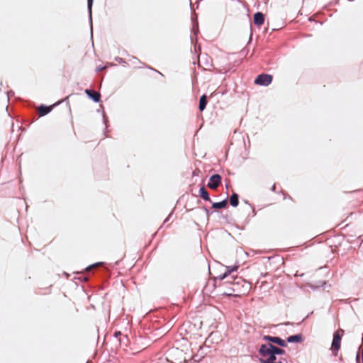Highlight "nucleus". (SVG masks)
Here are the masks:
<instances>
[{
  "label": "nucleus",
  "instance_id": "nucleus-5",
  "mask_svg": "<svg viewBox=\"0 0 363 363\" xmlns=\"http://www.w3.org/2000/svg\"><path fill=\"white\" fill-rule=\"evenodd\" d=\"M221 177L219 174H214L210 177L208 187L211 189H216L221 184Z\"/></svg>",
  "mask_w": 363,
  "mask_h": 363
},
{
  "label": "nucleus",
  "instance_id": "nucleus-6",
  "mask_svg": "<svg viewBox=\"0 0 363 363\" xmlns=\"http://www.w3.org/2000/svg\"><path fill=\"white\" fill-rule=\"evenodd\" d=\"M263 339L265 340H268L271 342L276 343L281 347H286L287 346L286 341L281 339L279 337H272V336H269V335H264Z\"/></svg>",
  "mask_w": 363,
  "mask_h": 363
},
{
  "label": "nucleus",
  "instance_id": "nucleus-9",
  "mask_svg": "<svg viewBox=\"0 0 363 363\" xmlns=\"http://www.w3.org/2000/svg\"><path fill=\"white\" fill-rule=\"evenodd\" d=\"M267 347L272 350V352L276 355V354H285V350L281 348H279L277 347H275L271 343L265 344Z\"/></svg>",
  "mask_w": 363,
  "mask_h": 363
},
{
  "label": "nucleus",
  "instance_id": "nucleus-16",
  "mask_svg": "<svg viewBox=\"0 0 363 363\" xmlns=\"http://www.w3.org/2000/svg\"><path fill=\"white\" fill-rule=\"evenodd\" d=\"M226 206H227V201L223 200L220 202L213 203L212 205V207L213 208H225Z\"/></svg>",
  "mask_w": 363,
  "mask_h": 363
},
{
  "label": "nucleus",
  "instance_id": "nucleus-8",
  "mask_svg": "<svg viewBox=\"0 0 363 363\" xmlns=\"http://www.w3.org/2000/svg\"><path fill=\"white\" fill-rule=\"evenodd\" d=\"M86 94L91 97L95 102H99L100 100L101 95L99 92L94 90L86 89Z\"/></svg>",
  "mask_w": 363,
  "mask_h": 363
},
{
  "label": "nucleus",
  "instance_id": "nucleus-12",
  "mask_svg": "<svg viewBox=\"0 0 363 363\" xmlns=\"http://www.w3.org/2000/svg\"><path fill=\"white\" fill-rule=\"evenodd\" d=\"M52 110L51 106H40L38 108V113L40 116H43L48 113H50Z\"/></svg>",
  "mask_w": 363,
  "mask_h": 363
},
{
  "label": "nucleus",
  "instance_id": "nucleus-20",
  "mask_svg": "<svg viewBox=\"0 0 363 363\" xmlns=\"http://www.w3.org/2000/svg\"><path fill=\"white\" fill-rule=\"evenodd\" d=\"M289 199L291 201H293V199H292V198H291V196H289Z\"/></svg>",
  "mask_w": 363,
  "mask_h": 363
},
{
  "label": "nucleus",
  "instance_id": "nucleus-18",
  "mask_svg": "<svg viewBox=\"0 0 363 363\" xmlns=\"http://www.w3.org/2000/svg\"><path fill=\"white\" fill-rule=\"evenodd\" d=\"M94 0H87L88 9L91 11Z\"/></svg>",
  "mask_w": 363,
  "mask_h": 363
},
{
  "label": "nucleus",
  "instance_id": "nucleus-13",
  "mask_svg": "<svg viewBox=\"0 0 363 363\" xmlns=\"http://www.w3.org/2000/svg\"><path fill=\"white\" fill-rule=\"evenodd\" d=\"M206 104H207V96H206V95L203 94L201 96L200 100H199V110L201 111H203L205 109Z\"/></svg>",
  "mask_w": 363,
  "mask_h": 363
},
{
  "label": "nucleus",
  "instance_id": "nucleus-2",
  "mask_svg": "<svg viewBox=\"0 0 363 363\" xmlns=\"http://www.w3.org/2000/svg\"><path fill=\"white\" fill-rule=\"evenodd\" d=\"M344 330L340 329L335 331L333 334V339L331 345L330 350L335 356L337 355L338 351L341 346L342 337L344 335Z\"/></svg>",
  "mask_w": 363,
  "mask_h": 363
},
{
  "label": "nucleus",
  "instance_id": "nucleus-15",
  "mask_svg": "<svg viewBox=\"0 0 363 363\" xmlns=\"http://www.w3.org/2000/svg\"><path fill=\"white\" fill-rule=\"evenodd\" d=\"M230 203L234 206V207H236L238 206V203H239V200H238V195L235 193H233L230 198Z\"/></svg>",
  "mask_w": 363,
  "mask_h": 363
},
{
  "label": "nucleus",
  "instance_id": "nucleus-7",
  "mask_svg": "<svg viewBox=\"0 0 363 363\" xmlns=\"http://www.w3.org/2000/svg\"><path fill=\"white\" fill-rule=\"evenodd\" d=\"M264 22V16L261 12H257L254 15V23L258 26H262Z\"/></svg>",
  "mask_w": 363,
  "mask_h": 363
},
{
  "label": "nucleus",
  "instance_id": "nucleus-10",
  "mask_svg": "<svg viewBox=\"0 0 363 363\" xmlns=\"http://www.w3.org/2000/svg\"><path fill=\"white\" fill-rule=\"evenodd\" d=\"M222 286H223L225 288L224 291L223 292V294L228 296H237L235 292H232L233 288L229 284H227L225 285L222 284Z\"/></svg>",
  "mask_w": 363,
  "mask_h": 363
},
{
  "label": "nucleus",
  "instance_id": "nucleus-1",
  "mask_svg": "<svg viewBox=\"0 0 363 363\" xmlns=\"http://www.w3.org/2000/svg\"><path fill=\"white\" fill-rule=\"evenodd\" d=\"M219 278L220 280H224L223 285L229 284L232 286V292H235L237 296L246 294L250 289V284L242 277H229L228 273L225 272L220 275Z\"/></svg>",
  "mask_w": 363,
  "mask_h": 363
},
{
  "label": "nucleus",
  "instance_id": "nucleus-4",
  "mask_svg": "<svg viewBox=\"0 0 363 363\" xmlns=\"http://www.w3.org/2000/svg\"><path fill=\"white\" fill-rule=\"evenodd\" d=\"M273 77L268 74H261L257 77L255 84L259 86H268L272 82Z\"/></svg>",
  "mask_w": 363,
  "mask_h": 363
},
{
  "label": "nucleus",
  "instance_id": "nucleus-19",
  "mask_svg": "<svg viewBox=\"0 0 363 363\" xmlns=\"http://www.w3.org/2000/svg\"><path fill=\"white\" fill-rule=\"evenodd\" d=\"M237 269H238V267H234L231 269V271L237 270Z\"/></svg>",
  "mask_w": 363,
  "mask_h": 363
},
{
  "label": "nucleus",
  "instance_id": "nucleus-11",
  "mask_svg": "<svg viewBox=\"0 0 363 363\" xmlns=\"http://www.w3.org/2000/svg\"><path fill=\"white\" fill-rule=\"evenodd\" d=\"M302 341L303 335L301 334L291 335L287 338L288 342H301Z\"/></svg>",
  "mask_w": 363,
  "mask_h": 363
},
{
  "label": "nucleus",
  "instance_id": "nucleus-14",
  "mask_svg": "<svg viewBox=\"0 0 363 363\" xmlns=\"http://www.w3.org/2000/svg\"><path fill=\"white\" fill-rule=\"evenodd\" d=\"M200 196L205 201H211L209 194L204 186H202L199 190Z\"/></svg>",
  "mask_w": 363,
  "mask_h": 363
},
{
  "label": "nucleus",
  "instance_id": "nucleus-17",
  "mask_svg": "<svg viewBox=\"0 0 363 363\" xmlns=\"http://www.w3.org/2000/svg\"><path fill=\"white\" fill-rule=\"evenodd\" d=\"M102 264L101 262L94 264L86 269V271L89 272L91 269L98 267Z\"/></svg>",
  "mask_w": 363,
  "mask_h": 363
},
{
  "label": "nucleus",
  "instance_id": "nucleus-3",
  "mask_svg": "<svg viewBox=\"0 0 363 363\" xmlns=\"http://www.w3.org/2000/svg\"><path fill=\"white\" fill-rule=\"evenodd\" d=\"M259 352L262 357L267 358L265 360H261L262 363L274 362L277 359L276 355L267 347L265 344L261 345Z\"/></svg>",
  "mask_w": 363,
  "mask_h": 363
}]
</instances>
